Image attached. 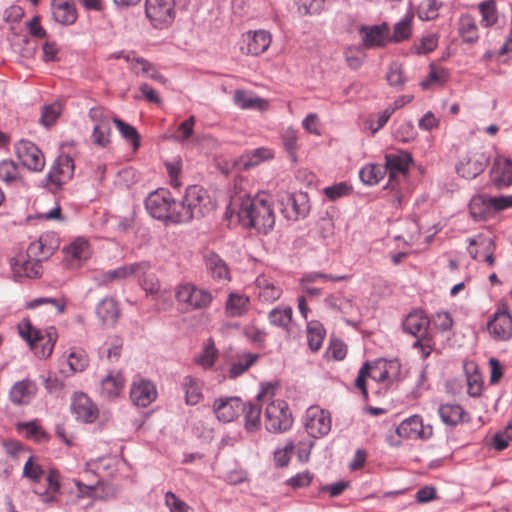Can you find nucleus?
I'll list each match as a JSON object with an SVG mask.
<instances>
[{"label":"nucleus","instance_id":"nucleus-40","mask_svg":"<svg viewBox=\"0 0 512 512\" xmlns=\"http://www.w3.org/2000/svg\"><path fill=\"white\" fill-rule=\"evenodd\" d=\"M235 105L241 109H265L266 102L260 97L254 96L243 90H236L233 97Z\"/></svg>","mask_w":512,"mask_h":512},{"label":"nucleus","instance_id":"nucleus-5","mask_svg":"<svg viewBox=\"0 0 512 512\" xmlns=\"http://www.w3.org/2000/svg\"><path fill=\"white\" fill-rule=\"evenodd\" d=\"M19 333L27 341L34 354L41 359L48 358L54 349L58 335L54 327L40 331L33 327L29 321L19 325Z\"/></svg>","mask_w":512,"mask_h":512},{"label":"nucleus","instance_id":"nucleus-12","mask_svg":"<svg viewBox=\"0 0 512 512\" xmlns=\"http://www.w3.org/2000/svg\"><path fill=\"white\" fill-rule=\"evenodd\" d=\"M489 159L482 150L470 151L459 160L457 174L465 179H474L486 169Z\"/></svg>","mask_w":512,"mask_h":512},{"label":"nucleus","instance_id":"nucleus-24","mask_svg":"<svg viewBox=\"0 0 512 512\" xmlns=\"http://www.w3.org/2000/svg\"><path fill=\"white\" fill-rule=\"evenodd\" d=\"M37 392L35 382L24 379L16 382L9 391V399L14 405H27Z\"/></svg>","mask_w":512,"mask_h":512},{"label":"nucleus","instance_id":"nucleus-28","mask_svg":"<svg viewBox=\"0 0 512 512\" xmlns=\"http://www.w3.org/2000/svg\"><path fill=\"white\" fill-rule=\"evenodd\" d=\"M52 15L62 25H72L78 16L72 0H52Z\"/></svg>","mask_w":512,"mask_h":512},{"label":"nucleus","instance_id":"nucleus-54","mask_svg":"<svg viewBox=\"0 0 512 512\" xmlns=\"http://www.w3.org/2000/svg\"><path fill=\"white\" fill-rule=\"evenodd\" d=\"M18 430L24 433L28 439H34L37 442L47 439L46 433L35 422L18 424Z\"/></svg>","mask_w":512,"mask_h":512},{"label":"nucleus","instance_id":"nucleus-30","mask_svg":"<svg viewBox=\"0 0 512 512\" xmlns=\"http://www.w3.org/2000/svg\"><path fill=\"white\" fill-rule=\"evenodd\" d=\"M11 268L17 277L37 278L42 273L41 262L33 258L25 260L23 256L12 259Z\"/></svg>","mask_w":512,"mask_h":512},{"label":"nucleus","instance_id":"nucleus-39","mask_svg":"<svg viewBox=\"0 0 512 512\" xmlns=\"http://www.w3.org/2000/svg\"><path fill=\"white\" fill-rule=\"evenodd\" d=\"M96 313L104 324L112 325L119 316V308L114 299L107 298L99 303Z\"/></svg>","mask_w":512,"mask_h":512},{"label":"nucleus","instance_id":"nucleus-51","mask_svg":"<svg viewBox=\"0 0 512 512\" xmlns=\"http://www.w3.org/2000/svg\"><path fill=\"white\" fill-rule=\"evenodd\" d=\"M479 11L482 19L481 24L490 27L497 22V11L494 0H487L479 4Z\"/></svg>","mask_w":512,"mask_h":512},{"label":"nucleus","instance_id":"nucleus-8","mask_svg":"<svg viewBox=\"0 0 512 512\" xmlns=\"http://www.w3.org/2000/svg\"><path fill=\"white\" fill-rule=\"evenodd\" d=\"M149 267L150 265L146 261L124 265L105 272L103 274V283L110 284L114 280H123L131 276H136L140 280V285L144 288H154L157 280L153 274L148 273Z\"/></svg>","mask_w":512,"mask_h":512},{"label":"nucleus","instance_id":"nucleus-27","mask_svg":"<svg viewBox=\"0 0 512 512\" xmlns=\"http://www.w3.org/2000/svg\"><path fill=\"white\" fill-rule=\"evenodd\" d=\"M429 324L430 320L422 310H414L406 316L403 322V329L408 334L416 337H422L424 335H429L427 333Z\"/></svg>","mask_w":512,"mask_h":512},{"label":"nucleus","instance_id":"nucleus-64","mask_svg":"<svg viewBox=\"0 0 512 512\" xmlns=\"http://www.w3.org/2000/svg\"><path fill=\"white\" fill-rule=\"evenodd\" d=\"M165 504L171 512H188L189 509L188 505L172 492L166 493Z\"/></svg>","mask_w":512,"mask_h":512},{"label":"nucleus","instance_id":"nucleus-16","mask_svg":"<svg viewBox=\"0 0 512 512\" xmlns=\"http://www.w3.org/2000/svg\"><path fill=\"white\" fill-rule=\"evenodd\" d=\"M74 174V160L67 154H61L57 157L54 164L46 175L47 181L59 187L72 178Z\"/></svg>","mask_w":512,"mask_h":512},{"label":"nucleus","instance_id":"nucleus-57","mask_svg":"<svg viewBox=\"0 0 512 512\" xmlns=\"http://www.w3.org/2000/svg\"><path fill=\"white\" fill-rule=\"evenodd\" d=\"M41 304L49 305L51 310L55 311L57 314L62 313L66 306V301L64 298H37L28 303V308H35Z\"/></svg>","mask_w":512,"mask_h":512},{"label":"nucleus","instance_id":"nucleus-13","mask_svg":"<svg viewBox=\"0 0 512 512\" xmlns=\"http://www.w3.org/2000/svg\"><path fill=\"white\" fill-rule=\"evenodd\" d=\"M396 435L408 440H426L432 437L433 427L425 425L419 415H412L404 419L396 428Z\"/></svg>","mask_w":512,"mask_h":512},{"label":"nucleus","instance_id":"nucleus-31","mask_svg":"<svg viewBox=\"0 0 512 512\" xmlns=\"http://www.w3.org/2000/svg\"><path fill=\"white\" fill-rule=\"evenodd\" d=\"M259 358V354L257 353H247L241 352L237 353L230 361L228 376L231 379H236L237 377L244 374L248 369L256 363Z\"/></svg>","mask_w":512,"mask_h":512},{"label":"nucleus","instance_id":"nucleus-63","mask_svg":"<svg viewBox=\"0 0 512 512\" xmlns=\"http://www.w3.org/2000/svg\"><path fill=\"white\" fill-rule=\"evenodd\" d=\"M438 45L436 34H428L421 38L420 44L416 47L417 54H427L432 52Z\"/></svg>","mask_w":512,"mask_h":512},{"label":"nucleus","instance_id":"nucleus-36","mask_svg":"<svg viewBox=\"0 0 512 512\" xmlns=\"http://www.w3.org/2000/svg\"><path fill=\"white\" fill-rule=\"evenodd\" d=\"M458 25L459 34L464 42L473 44L478 40V28L475 19L471 15H462Z\"/></svg>","mask_w":512,"mask_h":512},{"label":"nucleus","instance_id":"nucleus-53","mask_svg":"<svg viewBox=\"0 0 512 512\" xmlns=\"http://www.w3.org/2000/svg\"><path fill=\"white\" fill-rule=\"evenodd\" d=\"M67 363L73 373L82 372L88 366V356L83 351L73 350L70 352Z\"/></svg>","mask_w":512,"mask_h":512},{"label":"nucleus","instance_id":"nucleus-45","mask_svg":"<svg viewBox=\"0 0 512 512\" xmlns=\"http://www.w3.org/2000/svg\"><path fill=\"white\" fill-rule=\"evenodd\" d=\"M463 414L464 410L460 405L444 404L439 408V415L447 425H457L462 420Z\"/></svg>","mask_w":512,"mask_h":512},{"label":"nucleus","instance_id":"nucleus-22","mask_svg":"<svg viewBox=\"0 0 512 512\" xmlns=\"http://www.w3.org/2000/svg\"><path fill=\"white\" fill-rule=\"evenodd\" d=\"M64 252V261L71 268L79 267L91 255L89 243L84 238H77L64 249Z\"/></svg>","mask_w":512,"mask_h":512},{"label":"nucleus","instance_id":"nucleus-26","mask_svg":"<svg viewBox=\"0 0 512 512\" xmlns=\"http://www.w3.org/2000/svg\"><path fill=\"white\" fill-rule=\"evenodd\" d=\"M309 211L307 194H288L286 196V207L283 209L285 217L289 220H297L305 217Z\"/></svg>","mask_w":512,"mask_h":512},{"label":"nucleus","instance_id":"nucleus-6","mask_svg":"<svg viewBox=\"0 0 512 512\" xmlns=\"http://www.w3.org/2000/svg\"><path fill=\"white\" fill-rule=\"evenodd\" d=\"M508 208H512V194L500 196L478 194L473 196L469 203L470 214L476 221L490 219L496 213Z\"/></svg>","mask_w":512,"mask_h":512},{"label":"nucleus","instance_id":"nucleus-17","mask_svg":"<svg viewBox=\"0 0 512 512\" xmlns=\"http://www.w3.org/2000/svg\"><path fill=\"white\" fill-rule=\"evenodd\" d=\"M59 246V239L53 233L42 234L36 241L29 244L27 256L38 262L47 260Z\"/></svg>","mask_w":512,"mask_h":512},{"label":"nucleus","instance_id":"nucleus-38","mask_svg":"<svg viewBox=\"0 0 512 512\" xmlns=\"http://www.w3.org/2000/svg\"><path fill=\"white\" fill-rule=\"evenodd\" d=\"M182 388L185 392L186 404L196 405L202 399V383L199 379L191 376L185 377Z\"/></svg>","mask_w":512,"mask_h":512},{"label":"nucleus","instance_id":"nucleus-50","mask_svg":"<svg viewBox=\"0 0 512 512\" xmlns=\"http://www.w3.org/2000/svg\"><path fill=\"white\" fill-rule=\"evenodd\" d=\"M441 6L438 0H423L417 9L418 17L424 21L433 20L438 17Z\"/></svg>","mask_w":512,"mask_h":512},{"label":"nucleus","instance_id":"nucleus-21","mask_svg":"<svg viewBox=\"0 0 512 512\" xmlns=\"http://www.w3.org/2000/svg\"><path fill=\"white\" fill-rule=\"evenodd\" d=\"M242 409L243 403L238 397L216 399L213 404L217 418L223 422H231L236 419Z\"/></svg>","mask_w":512,"mask_h":512},{"label":"nucleus","instance_id":"nucleus-32","mask_svg":"<svg viewBox=\"0 0 512 512\" xmlns=\"http://www.w3.org/2000/svg\"><path fill=\"white\" fill-rule=\"evenodd\" d=\"M250 308L249 297L241 290L232 291L226 301V313L230 317H241Z\"/></svg>","mask_w":512,"mask_h":512},{"label":"nucleus","instance_id":"nucleus-9","mask_svg":"<svg viewBox=\"0 0 512 512\" xmlns=\"http://www.w3.org/2000/svg\"><path fill=\"white\" fill-rule=\"evenodd\" d=\"M306 432L313 438L327 435L331 430L330 413L319 406H310L303 418Z\"/></svg>","mask_w":512,"mask_h":512},{"label":"nucleus","instance_id":"nucleus-62","mask_svg":"<svg viewBox=\"0 0 512 512\" xmlns=\"http://www.w3.org/2000/svg\"><path fill=\"white\" fill-rule=\"evenodd\" d=\"M282 141H283V145H284L285 149L291 155H293L298 148V145H297L298 132H297V130H295L293 128H287L282 135Z\"/></svg>","mask_w":512,"mask_h":512},{"label":"nucleus","instance_id":"nucleus-52","mask_svg":"<svg viewBox=\"0 0 512 512\" xmlns=\"http://www.w3.org/2000/svg\"><path fill=\"white\" fill-rule=\"evenodd\" d=\"M271 324L287 328L292 320V309L290 307L275 308L269 313Z\"/></svg>","mask_w":512,"mask_h":512},{"label":"nucleus","instance_id":"nucleus-56","mask_svg":"<svg viewBox=\"0 0 512 512\" xmlns=\"http://www.w3.org/2000/svg\"><path fill=\"white\" fill-rule=\"evenodd\" d=\"M111 126L94 125L92 132V141L100 147H106L110 143Z\"/></svg>","mask_w":512,"mask_h":512},{"label":"nucleus","instance_id":"nucleus-37","mask_svg":"<svg viewBox=\"0 0 512 512\" xmlns=\"http://www.w3.org/2000/svg\"><path fill=\"white\" fill-rule=\"evenodd\" d=\"M326 331L318 321H311L307 325L306 337L308 346L313 352H317L323 344Z\"/></svg>","mask_w":512,"mask_h":512},{"label":"nucleus","instance_id":"nucleus-14","mask_svg":"<svg viewBox=\"0 0 512 512\" xmlns=\"http://www.w3.org/2000/svg\"><path fill=\"white\" fill-rule=\"evenodd\" d=\"M15 151L22 165L31 171L40 172L45 166L42 151L31 141L20 140L15 145Z\"/></svg>","mask_w":512,"mask_h":512},{"label":"nucleus","instance_id":"nucleus-25","mask_svg":"<svg viewBox=\"0 0 512 512\" xmlns=\"http://www.w3.org/2000/svg\"><path fill=\"white\" fill-rule=\"evenodd\" d=\"M176 298L185 305V309L203 308L212 301L208 290H177Z\"/></svg>","mask_w":512,"mask_h":512},{"label":"nucleus","instance_id":"nucleus-20","mask_svg":"<svg viewBox=\"0 0 512 512\" xmlns=\"http://www.w3.org/2000/svg\"><path fill=\"white\" fill-rule=\"evenodd\" d=\"M491 181L499 189L512 185V160L505 156H497L491 168Z\"/></svg>","mask_w":512,"mask_h":512},{"label":"nucleus","instance_id":"nucleus-61","mask_svg":"<svg viewBox=\"0 0 512 512\" xmlns=\"http://www.w3.org/2000/svg\"><path fill=\"white\" fill-rule=\"evenodd\" d=\"M350 186H348L344 182L337 183L332 186H328L324 188V194L330 199V200H336L338 198H341L343 196H346L350 193Z\"/></svg>","mask_w":512,"mask_h":512},{"label":"nucleus","instance_id":"nucleus-55","mask_svg":"<svg viewBox=\"0 0 512 512\" xmlns=\"http://www.w3.org/2000/svg\"><path fill=\"white\" fill-rule=\"evenodd\" d=\"M413 348L418 350L422 359H427L435 349V342L431 335H424L414 342Z\"/></svg>","mask_w":512,"mask_h":512},{"label":"nucleus","instance_id":"nucleus-41","mask_svg":"<svg viewBox=\"0 0 512 512\" xmlns=\"http://www.w3.org/2000/svg\"><path fill=\"white\" fill-rule=\"evenodd\" d=\"M217 358L218 349L215 346L214 340L209 338L205 341L201 353L195 358V362L203 369H210Z\"/></svg>","mask_w":512,"mask_h":512},{"label":"nucleus","instance_id":"nucleus-35","mask_svg":"<svg viewBox=\"0 0 512 512\" xmlns=\"http://www.w3.org/2000/svg\"><path fill=\"white\" fill-rule=\"evenodd\" d=\"M206 267L211 276L219 280L229 279V270L225 262L215 253L209 252L205 255Z\"/></svg>","mask_w":512,"mask_h":512},{"label":"nucleus","instance_id":"nucleus-4","mask_svg":"<svg viewBox=\"0 0 512 512\" xmlns=\"http://www.w3.org/2000/svg\"><path fill=\"white\" fill-rule=\"evenodd\" d=\"M400 370L401 365L398 360L377 359L372 363L365 362L358 371L354 385L367 400L366 381L368 378L381 384L384 388H388L398 378Z\"/></svg>","mask_w":512,"mask_h":512},{"label":"nucleus","instance_id":"nucleus-11","mask_svg":"<svg viewBox=\"0 0 512 512\" xmlns=\"http://www.w3.org/2000/svg\"><path fill=\"white\" fill-rule=\"evenodd\" d=\"M145 13L154 27L171 24L175 18L174 0H146Z\"/></svg>","mask_w":512,"mask_h":512},{"label":"nucleus","instance_id":"nucleus-58","mask_svg":"<svg viewBox=\"0 0 512 512\" xmlns=\"http://www.w3.org/2000/svg\"><path fill=\"white\" fill-rule=\"evenodd\" d=\"M387 81L391 86L401 88L405 83V78L403 76V70L399 63L393 62L388 69L386 75Z\"/></svg>","mask_w":512,"mask_h":512},{"label":"nucleus","instance_id":"nucleus-1","mask_svg":"<svg viewBox=\"0 0 512 512\" xmlns=\"http://www.w3.org/2000/svg\"><path fill=\"white\" fill-rule=\"evenodd\" d=\"M272 203L271 196L265 192L254 196L246 193L231 196V206L237 209L240 223L263 234H267L275 225Z\"/></svg>","mask_w":512,"mask_h":512},{"label":"nucleus","instance_id":"nucleus-19","mask_svg":"<svg viewBox=\"0 0 512 512\" xmlns=\"http://www.w3.org/2000/svg\"><path fill=\"white\" fill-rule=\"evenodd\" d=\"M72 412L84 423H92L99 416L96 404L84 393H75L71 403Z\"/></svg>","mask_w":512,"mask_h":512},{"label":"nucleus","instance_id":"nucleus-23","mask_svg":"<svg viewBox=\"0 0 512 512\" xmlns=\"http://www.w3.org/2000/svg\"><path fill=\"white\" fill-rule=\"evenodd\" d=\"M156 396V388L149 381L140 380L134 382L131 387L130 398L136 406L147 407L156 399Z\"/></svg>","mask_w":512,"mask_h":512},{"label":"nucleus","instance_id":"nucleus-48","mask_svg":"<svg viewBox=\"0 0 512 512\" xmlns=\"http://www.w3.org/2000/svg\"><path fill=\"white\" fill-rule=\"evenodd\" d=\"M113 122L115 123L122 137L126 139L128 142H130L131 146L133 147V150H137L140 146V141L139 134L135 127L128 123H125L119 118H113Z\"/></svg>","mask_w":512,"mask_h":512},{"label":"nucleus","instance_id":"nucleus-10","mask_svg":"<svg viewBox=\"0 0 512 512\" xmlns=\"http://www.w3.org/2000/svg\"><path fill=\"white\" fill-rule=\"evenodd\" d=\"M487 331L495 341H507L512 338V316L505 304L498 305L487 323Z\"/></svg>","mask_w":512,"mask_h":512},{"label":"nucleus","instance_id":"nucleus-44","mask_svg":"<svg viewBox=\"0 0 512 512\" xmlns=\"http://www.w3.org/2000/svg\"><path fill=\"white\" fill-rule=\"evenodd\" d=\"M241 412L244 413L245 429L248 432L257 431L261 424V408L256 404L249 403L247 405H243Z\"/></svg>","mask_w":512,"mask_h":512},{"label":"nucleus","instance_id":"nucleus-43","mask_svg":"<svg viewBox=\"0 0 512 512\" xmlns=\"http://www.w3.org/2000/svg\"><path fill=\"white\" fill-rule=\"evenodd\" d=\"M63 110V104L57 100L49 104H44L41 108L40 123L45 127L55 124Z\"/></svg>","mask_w":512,"mask_h":512},{"label":"nucleus","instance_id":"nucleus-49","mask_svg":"<svg viewBox=\"0 0 512 512\" xmlns=\"http://www.w3.org/2000/svg\"><path fill=\"white\" fill-rule=\"evenodd\" d=\"M19 179V167L14 161L8 159L0 161V180L7 184H11Z\"/></svg>","mask_w":512,"mask_h":512},{"label":"nucleus","instance_id":"nucleus-29","mask_svg":"<svg viewBox=\"0 0 512 512\" xmlns=\"http://www.w3.org/2000/svg\"><path fill=\"white\" fill-rule=\"evenodd\" d=\"M387 24L374 25L371 27H362L360 33L362 42L366 48L382 47L387 41Z\"/></svg>","mask_w":512,"mask_h":512},{"label":"nucleus","instance_id":"nucleus-46","mask_svg":"<svg viewBox=\"0 0 512 512\" xmlns=\"http://www.w3.org/2000/svg\"><path fill=\"white\" fill-rule=\"evenodd\" d=\"M412 16L406 15L394 25L390 41L395 43L403 42L410 38L412 34Z\"/></svg>","mask_w":512,"mask_h":512},{"label":"nucleus","instance_id":"nucleus-3","mask_svg":"<svg viewBox=\"0 0 512 512\" xmlns=\"http://www.w3.org/2000/svg\"><path fill=\"white\" fill-rule=\"evenodd\" d=\"M174 223H187L200 219L211 213L215 204L208 191L199 185L188 186L182 200L177 202Z\"/></svg>","mask_w":512,"mask_h":512},{"label":"nucleus","instance_id":"nucleus-15","mask_svg":"<svg viewBox=\"0 0 512 512\" xmlns=\"http://www.w3.org/2000/svg\"><path fill=\"white\" fill-rule=\"evenodd\" d=\"M411 162L412 157L409 153L404 151L385 155L384 169L385 172L389 173L388 186L391 187V190L394 191L396 189L395 182L397 181V177L399 175H404L407 172Z\"/></svg>","mask_w":512,"mask_h":512},{"label":"nucleus","instance_id":"nucleus-42","mask_svg":"<svg viewBox=\"0 0 512 512\" xmlns=\"http://www.w3.org/2000/svg\"><path fill=\"white\" fill-rule=\"evenodd\" d=\"M386 174L384 166L379 164H367L359 171L361 181L366 185H375L383 179Z\"/></svg>","mask_w":512,"mask_h":512},{"label":"nucleus","instance_id":"nucleus-34","mask_svg":"<svg viewBox=\"0 0 512 512\" xmlns=\"http://www.w3.org/2000/svg\"><path fill=\"white\" fill-rule=\"evenodd\" d=\"M272 158V151L270 149L261 147L248 151L242 155L240 159V165L243 167V169L248 170Z\"/></svg>","mask_w":512,"mask_h":512},{"label":"nucleus","instance_id":"nucleus-33","mask_svg":"<svg viewBox=\"0 0 512 512\" xmlns=\"http://www.w3.org/2000/svg\"><path fill=\"white\" fill-rule=\"evenodd\" d=\"M125 378L121 372H110L101 381V393L108 399L117 398L123 392Z\"/></svg>","mask_w":512,"mask_h":512},{"label":"nucleus","instance_id":"nucleus-2","mask_svg":"<svg viewBox=\"0 0 512 512\" xmlns=\"http://www.w3.org/2000/svg\"><path fill=\"white\" fill-rule=\"evenodd\" d=\"M277 387V383H262L257 399L262 405L266 404L264 412L266 429L281 433L291 428L293 417L288 404L282 399H275Z\"/></svg>","mask_w":512,"mask_h":512},{"label":"nucleus","instance_id":"nucleus-7","mask_svg":"<svg viewBox=\"0 0 512 512\" xmlns=\"http://www.w3.org/2000/svg\"><path fill=\"white\" fill-rule=\"evenodd\" d=\"M176 205L177 202L171 196V193L164 188L151 192L145 200L146 210L153 218L173 223V214L177 212Z\"/></svg>","mask_w":512,"mask_h":512},{"label":"nucleus","instance_id":"nucleus-59","mask_svg":"<svg viewBox=\"0 0 512 512\" xmlns=\"http://www.w3.org/2000/svg\"><path fill=\"white\" fill-rule=\"evenodd\" d=\"M448 73L444 68H437L430 65V71L427 79L421 82L423 88H427L431 83H443L446 81Z\"/></svg>","mask_w":512,"mask_h":512},{"label":"nucleus","instance_id":"nucleus-47","mask_svg":"<svg viewBox=\"0 0 512 512\" xmlns=\"http://www.w3.org/2000/svg\"><path fill=\"white\" fill-rule=\"evenodd\" d=\"M123 340L118 336L108 338V340L101 347V354L111 362L119 360L122 352Z\"/></svg>","mask_w":512,"mask_h":512},{"label":"nucleus","instance_id":"nucleus-18","mask_svg":"<svg viewBox=\"0 0 512 512\" xmlns=\"http://www.w3.org/2000/svg\"><path fill=\"white\" fill-rule=\"evenodd\" d=\"M271 40V34L266 30L248 31L243 35L244 45L241 50L245 54L257 56L269 48Z\"/></svg>","mask_w":512,"mask_h":512},{"label":"nucleus","instance_id":"nucleus-60","mask_svg":"<svg viewBox=\"0 0 512 512\" xmlns=\"http://www.w3.org/2000/svg\"><path fill=\"white\" fill-rule=\"evenodd\" d=\"M431 323L440 331H448L453 326V319L448 312H437L432 317Z\"/></svg>","mask_w":512,"mask_h":512}]
</instances>
